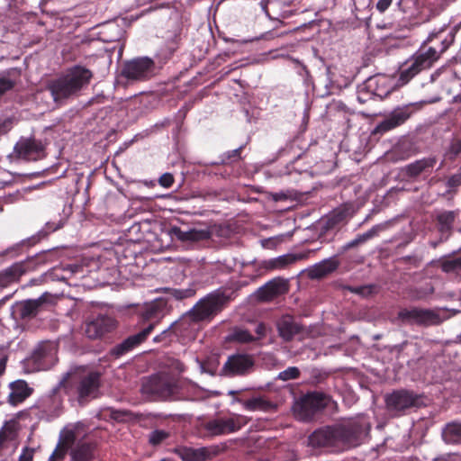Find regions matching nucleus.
<instances>
[{
    "mask_svg": "<svg viewBox=\"0 0 461 461\" xmlns=\"http://www.w3.org/2000/svg\"><path fill=\"white\" fill-rule=\"evenodd\" d=\"M447 25L431 32L422 42L420 50L410 59V65L401 69L398 83L408 84L421 71L429 69L454 43L455 33L446 32Z\"/></svg>",
    "mask_w": 461,
    "mask_h": 461,
    "instance_id": "obj_1",
    "label": "nucleus"
},
{
    "mask_svg": "<svg viewBox=\"0 0 461 461\" xmlns=\"http://www.w3.org/2000/svg\"><path fill=\"white\" fill-rule=\"evenodd\" d=\"M447 186L450 188L457 187L461 185V176L460 175H454L451 176L447 183Z\"/></svg>",
    "mask_w": 461,
    "mask_h": 461,
    "instance_id": "obj_52",
    "label": "nucleus"
},
{
    "mask_svg": "<svg viewBox=\"0 0 461 461\" xmlns=\"http://www.w3.org/2000/svg\"><path fill=\"white\" fill-rule=\"evenodd\" d=\"M242 149H243V147L240 146V148L227 151L222 156L221 163L227 164L229 162L239 161L241 158L240 155H241Z\"/></svg>",
    "mask_w": 461,
    "mask_h": 461,
    "instance_id": "obj_44",
    "label": "nucleus"
},
{
    "mask_svg": "<svg viewBox=\"0 0 461 461\" xmlns=\"http://www.w3.org/2000/svg\"><path fill=\"white\" fill-rule=\"evenodd\" d=\"M176 453L182 461H204L207 458V450L205 448L180 447Z\"/></svg>",
    "mask_w": 461,
    "mask_h": 461,
    "instance_id": "obj_34",
    "label": "nucleus"
},
{
    "mask_svg": "<svg viewBox=\"0 0 461 461\" xmlns=\"http://www.w3.org/2000/svg\"><path fill=\"white\" fill-rule=\"evenodd\" d=\"M236 297V292L230 287H221L212 291L202 299L185 315L179 326H184L188 321L200 322L211 321Z\"/></svg>",
    "mask_w": 461,
    "mask_h": 461,
    "instance_id": "obj_4",
    "label": "nucleus"
},
{
    "mask_svg": "<svg viewBox=\"0 0 461 461\" xmlns=\"http://www.w3.org/2000/svg\"><path fill=\"white\" fill-rule=\"evenodd\" d=\"M51 262L52 254L49 251H42L25 260L13 264L9 267L0 271V289L19 282L23 275L35 271L41 267L46 266Z\"/></svg>",
    "mask_w": 461,
    "mask_h": 461,
    "instance_id": "obj_6",
    "label": "nucleus"
},
{
    "mask_svg": "<svg viewBox=\"0 0 461 461\" xmlns=\"http://www.w3.org/2000/svg\"><path fill=\"white\" fill-rule=\"evenodd\" d=\"M253 360L248 355L237 354L230 356L223 366V370L229 375H241L252 367Z\"/></svg>",
    "mask_w": 461,
    "mask_h": 461,
    "instance_id": "obj_22",
    "label": "nucleus"
},
{
    "mask_svg": "<svg viewBox=\"0 0 461 461\" xmlns=\"http://www.w3.org/2000/svg\"><path fill=\"white\" fill-rule=\"evenodd\" d=\"M9 131V123L7 122H4L0 123V136L6 134Z\"/></svg>",
    "mask_w": 461,
    "mask_h": 461,
    "instance_id": "obj_56",
    "label": "nucleus"
},
{
    "mask_svg": "<svg viewBox=\"0 0 461 461\" xmlns=\"http://www.w3.org/2000/svg\"><path fill=\"white\" fill-rule=\"evenodd\" d=\"M170 366L173 370L177 371L178 373H183L186 369L185 364L178 359H173Z\"/></svg>",
    "mask_w": 461,
    "mask_h": 461,
    "instance_id": "obj_53",
    "label": "nucleus"
},
{
    "mask_svg": "<svg viewBox=\"0 0 461 461\" xmlns=\"http://www.w3.org/2000/svg\"><path fill=\"white\" fill-rule=\"evenodd\" d=\"M429 46H436L437 50H439L440 42L438 40H435L433 42L428 43L425 48H427V47L429 48ZM426 50L427 49H424V50Z\"/></svg>",
    "mask_w": 461,
    "mask_h": 461,
    "instance_id": "obj_58",
    "label": "nucleus"
},
{
    "mask_svg": "<svg viewBox=\"0 0 461 461\" xmlns=\"http://www.w3.org/2000/svg\"><path fill=\"white\" fill-rule=\"evenodd\" d=\"M63 224L59 221V223L49 221L45 224V227L38 233L37 237L32 236L27 240H23L20 243H16L6 249L0 252V257H10L14 258L22 253L23 246H33L40 241L41 238L47 237L50 233L60 229Z\"/></svg>",
    "mask_w": 461,
    "mask_h": 461,
    "instance_id": "obj_19",
    "label": "nucleus"
},
{
    "mask_svg": "<svg viewBox=\"0 0 461 461\" xmlns=\"http://www.w3.org/2000/svg\"><path fill=\"white\" fill-rule=\"evenodd\" d=\"M461 152V140L454 139L448 148V153L456 157Z\"/></svg>",
    "mask_w": 461,
    "mask_h": 461,
    "instance_id": "obj_48",
    "label": "nucleus"
},
{
    "mask_svg": "<svg viewBox=\"0 0 461 461\" xmlns=\"http://www.w3.org/2000/svg\"><path fill=\"white\" fill-rule=\"evenodd\" d=\"M5 359H1L0 360V376L5 373Z\"/></svg>",
    "mask_w": 461,
    "mask_h": 461,
    "instance_id": "obj_59",
    "label": "nucleus"
},
{
    "mask_svg": "<svg viewBox=\"0 0 461 461\" xmlns=\"http://www.w3.org/2000/svg\"><path fill=\"white\" fill-rule=\"evenodd\" d=\"M95 448L94 443H78L71 452L72 461H92Z\"/></svg>",
    "mask_w": 461,
    "mask_h": 461,
    "instance_id": "obj_30",
    "label": "nucleus"
},
{
    "mask_svg": "<svg viewBox=\"0 0 461 461\" xmlns=\"http://www.w3.org/2000/svg\"><path fill=\"white\" fill-rule=\"evenodd\" d=\"M117 326L114 318L99 314L92 321L86 322V334L89 339H95L112 332Z\"/></svg>",
    "mask_w": 461,
    "mask_h": 461,
    "instance_id": "obj_20",
    "label": "nucleus"
},
{
    "mask_svg": "<svg viewBox=\"0 0 461 461\" xmlns=\"http://www.w3.org/2000/svg\"><path fill=\"white\" fill-rule=\"evenodd\" d=\"M46 300L43 296L38 299H28L20 302L17 304V313L22 320H31L35 318L41 312Z\"/></svg>",
    "mask_w": 461,
    "mask_h": 461,
    "instance_id": "obj_25",
    "label": "nucleus"
},
{
    "mask_svg": "<svg viewBox=\"0 0 461 461\" xmlns=\"http://www.w3.org/2000/svg\"><path fill=\"white\" fill-rule=\"evenodd\" d=\"M377 81H378V78L374 77H369L366 82H365V88H366L368 91H370L372 94L374 95H377L374 89V86L377 84Z\"/></svg>",
    "mask_w": 461,
    "mask_h": 461,
    "instance_id": "obj_54",
    "label": "nucleus"
},
{
    "mask_svg": "<svg viewBox=\"0 0 461 461\" xmlns=\"http://www.w3.org/2000/svg\"><path fill=\"white\" fill-rule=\"evenodd\" d=\"M406 344H407V341H404V342L402 344V347L403 345H406Z\"/></svg>",
    "mask_w": 461,
    "mask_h": 461,
    "instance_id": "obj_62",
    "label": "nucleus"
},
{
    "mask_svg": "<svg viewBox=\"0 0 461 461\" xmlns=\"http://www.w3.org/2000/svg\"><path fill=\"white\" fill-rule=\"evenodd\" d=\"M459 217V210H444L437 213L435 221L441 235L448 237L454 229V224Z\"/></svg>",
    "mask_w": 461,
    "mask_h": 461,
    "instance_id": "obj_24",
    "label": "nucleus"
},
{
    "mask_svg": "<svg viewBox=\"0 0 461 461\" xmlns=\"http://www.w3.org/2000/svg\"><path fill=\"white\" fill-rule=\"evenodd\" d=\"M59 386L64 388L66 393L76 395L80 404H86L98 397L101 374L90 371L69 375L60 382Z\"/></svg>",
    "mask_w": 461,
    "mask_h": 461,
    "instance_id": "obj_5",
    "label": "nucleus"
},
{
    "mask_svg": "<svg viewBox=\"0 0 461 461\" xmlns=\"http://www.w3.org/2000/svg\"><path fill=\"white\" fill-rule=\"evenodd\" d=\"M301 375V372L296 366H290L285 370L282 371L278 375V379L283 381H289L293 379H297Z\"/></svg>",
    "mask_w": 461,
    "mask_h": 461,
    "instance_id": "obj_43",
    "label": "nucleus"
},
{
    "mask_svg": "<svg viewBox=\"0 0 461 461\" xmlns=\"http://www.w3.org/2000/svg\"><path fill=\"white\" fill-rule=\"evenodd\" d=\"M369 429V424L360 421L324 426L309 435L308 445L313 448H326L331 452H342L360 445L363 437L368 433Z\"/></svg>",
    "mask_w": 461,
    "mask_h": 461,
    "instance_id": "obj_2",
    "label": "nucleus"
},
{
    "mask_svg": "<svg viewBox=\"0 0 461 461\" xmlns=\"http://www.w3.org/2000/svg\"><path fill=\"white\" fill-rule=\"evenodd\" d=\"M168 437L169 433L167 431L162 429H155L150 432L149 442L152 446H158L166 440Z\"/></svg>",
    "mask_w": 461,
    "mask_h": 461,
    "instance_id": "obj_42",
    "label": "nucleus"
},
{
    "mask_svg": "<svg viewBox=\"0 0 461 461\" xmlns=\"http://www.w3.org/2000/svg\"><path fill=\"white\" fill-rule=\"evenodd\" d=\"M339 266V260L338 259L337 256L330 257L329 258H326L322 260L321 262L316 264L311 270H310V276L312 278H323L326 276L333 273L338 269Z\"/></svg>",
    "mask_w": 461,
    "mask_h": 461,
    "instance_id": "obj_29",
    "label": "nucleus"
},
{
    "mask_svg": "<svg viewBox=\"0 0 461 461\" xmlns=\"http://www.w3.org/2000/svg\"><path fill=\"white\" fill-rule=\"evenodd\" d=\"M130 414V412L128 411H121V410H113L112 409L111 410V418L115 420H123L128 415Z\"/></svg>",
    "mask_w": 461,
    "mask_h": 461,
    "instance_id": "obj_50",
    "label": "nucleus"
},
{
    "mask_svg": "<svg viewBox=\"0 0 461 461\" xmlns=\"http://www.w3.org/2000/svg\"><path fill=\"white\" fill-rule=\"evenodd\" d=\"M14 152L19 158L36 161L46 157L45 146L41 140L29 138L20 140L14 146Z\"/></svg>",
    "mask_w": 461,
    "mask_h": 461,
    "instance_id": "obj_16",
    "label": "nucleus"
},
{
    "mask_svg": "<svg viewBox=\"0 0 461 461\" xmlns=\"http://www.w3.org/2000/svg\"><path fill=\"white\" fill-rule=\"evenodd\" d=\"M92 77L93 72L90 69L76 65L61 76L50 80L46 88L56 104H63L69 98L77 96L90 84Z\"/></svg>",
    "mask_w": 461,
    "mask_h": 461,
    "instance_id": "obj_3",
    "label": "nucleus"
},
{
    "mask_svg": "<svg viewBox=\"0 0 461 461\" xmlns=\"http://www.w3.org/2000/svg\"><path fill=\"white\" fill-rule=\"evenodd\" d=\"M440 74L441 69H437L436 71H434L430 76V81L434 82L439 77Z\"/></svg>",
    "mask_w": 461,
    "mask_h": 461,
    "instance_id": "obj_57",
    "label": "nucleus"
},
{
    "mask_svg": "<svg viewBox=\"0 0 461 461\" xmlns=\"http://www.w3.org/2000/svg\"><path fill=\"white\" fill-rule=\"evenodd\" d=\"M194 294V291L192 289H185V290L178 289V290H174V293H173V295L177 300H183L185 298L191 297Z\"/></svg>",
    "mask_w": 461,
    "mask_h": 461,
    "instance_id": "obj_49",
    "label": "nucleus"
},
{
    "mask_svg": "<svg viewBox=\"0 0 461 461\" xmlns=\"http://www.w3.org/2000/svg\"><path fill=\"white\" fill-rule=\"evenodd\" d=\"M248 423L242 415L217 418L204 423L203 429L207 436L214 437L236 432Z\"/></svg>",
    "mask_w": 461,
    "mask_h": 461,
    "instance_id": "obj_13",
    "label": "nucleus"
},
{
    "mask_svg": "<svg viewBox=\"0 0 461 461\" xmlns=\"http://www.w3.org/2000/svg\"><path fill=\"white\" fill-rule=\"evenodd\" d=\"M67 454V447L61 443L58 444L49 461H63Z\"/></svg>",
    "mask_w": 461,
    "mask_h": 461,
    "instance_id": "obj_46",
    "label": "nucleus"
},
{
    "mask_svg": "<svg viewBox=\"0 0 461 461\" xmlns=\"http://www.w3.org/2000/svg\"><path fill=\"white\" fill-rule=\"evenodd\" d=\"M348 290L353 294H359L363 297H368L376 292V285H366L360 286H349Z\"/></svg>",
    "mask_w": 461,
    "mask_h": 461,
    "instance_id": "obj_41",
    "label": "nucleus"
},
{
    "mask_svg": "<svg viewBox=\"0 0 461 461\" xmlns=\"http://www.w3.org/2000/svg\"><path fill=\"white\" fill-rule=\"evenodd\" d=\"M154 330V323L148 324L140 332L131 335L110 350V355L118 358L143 343Z\"/></svg>",
    "mask_w": 461,
    "mask_h": 461,
    "instance_id": "obj_18",
    "label": "nucleus"
},
{
    "mask_svg": "<svg viewBox=\"0 0 461 461\" xmlns=\"http://www.w3.org/2000/svg\"><path fill=\"white\" fill-rule=\"evenodd\" d=\"M393 0H378L376 3V9L380 13L385 12L389 6L392 5Z\"/></svg>",
    "mask_w": 461,
    "mask_h": 461,
    "instance_id": "obj_55",
    "label": "nucleus"
},
{
    "mask_svg": "<svg viewBox=\"0 0 461 461\" xmlns=\"http://www.w3.org/2000/svg\"><path fill=\"white\" fill-rule=\"evenodd\" d=\"M417 106L408 104L394 108L373 131V134H384L404 124L414 113Z\"/></svg>",
    "mask_w": 461,
    "mask_h": 461,
    "instance_id": "obj_14",
    "label": "nucleus"
},
{
    "mask_svg": "<svg viewBox=\"0 0 461 461\" xmlns=\"http://www.w3.org/2000/svg\"><path fill=\"white\" fill-rule=\"evenodd\" d=\"M385 406L390 413L401 416L411 409L425 406L424 396L411 390L399 389L385 395Z\"/></svg>",
    "mask_w": 461,
    "mask_h": 461,
    "instance_id": "obj_9",
    "label": "nucleus"
},
{
    "mask_svg": "<svg viewBox=\"0 0 461 461\" xmlns=\"http://www.w3.org/2000/svg\"><path fill=\"white\" fill-rule=\"evenodd\" d=\"M355 214L354 205L350 203H342L318 222L319 237L327 241H331L335 235L345 227Z\"/></svg>",
    "mask_w": 461,
    "mask_h": 461,
    "instance_id": "obj_7",
    "label": "nucleus"
},
{
    "mask_svg": "<svg viewBox=\"0 0 461 461\" xmlns=\"http://www.w3.org/2000/svg\"><path fill=\"white\" fill-rule=\"evenodd\" d=\"M460 140H461V138H460Z\"/></svg>",
    "mask_w": 461,
    "mask_h": 461,
    "instance_id": "obj_63",
    "label": "nucleus"
},
{
    "mask_svg": "<svg viewBox=\"0 0 461 461\" xmlns=\"http://www.w3.org/2000/svg\"><path fill=\"white\" fill-rule=\"evenodd\" d=\"M330 402V397L326 393H308L294 402L293 411L297 420L308 421L312 420L316 413L326 408Z\"/></svg>",
    "mask_w": 461,
    "mask_h": 461,
    "instance_id": "obj_10",
    "label": "nucleus"
},
{
    "mask_svg": "<svg viewBox=\"0 0 461 461\" xmlns=\"http://www.w3.org/2000/svg\"><path fill=\"white\" fill-rule=\"evenodd\" d=\"M378 232L377 227H372L369 230L365 233L358 234L354 240L343 245L340 249V253H344L348 249H354L361 244H364L373 237H375Z\"/></svg>",
    "mask_w": 461,
    "mask_h": 461,
    "instance_id": "obj_38",
    "label": "nucleus"
},
{
    "mask_svg": "<svg viewBox=\"0 0 461 461\" xmlns=\"http://www.w3.org/2000/svg\"><path fill=\"white\" fill-rule=\"evenodd\" d=\"M175 181L174 176L171 173H164L158 178V184L165 188H169L173 185Z\"/></svg>",
    "mask_w": 461,
    "mask_h": 461,
    "instance_id": "obj_47",
    "label": "nucleus"
},
{
    "mask_svg": "<svg viewBox=\"0 0 461 461\" xmlns=\"http://www.w3.org/2000/svg\"><path fill=\"white\" fill-rule=\"evenodd\" d=\"M167 303L162 300H155L148 303L143 308L140 315L144 321L154 323V327L158 323L160 319L164 316V312Z\"/></svg>",
    "mask_w": 461,
    "mask_h": 461,
    "instance_id": "obj_26",
    "label": "nucleus"
},
{
    "mask_svg": "<svg viewBox=\"0 0 461 461\" xmlns=\"http://www.w3.org/2000/svg\"><path fill=\"white\" fill-rule=\"evenodd\" d=\"M439 267L445 273L455 274L457 276H461V252L456 256L440 259Z\"/></svg>",
    "mask_w": 461,
    "mask_h": 461,
    "instance_id": "obj_36",
    "label": "nucleus"
},
{
    "mask_svg": "<svg viewBox=\"0 0 461 461\" xmlns=\"http://www.w3.org/2000/svg\"><path fill=\"white\" fill-rule=\"evenodd\" d=\"M232 339L241 343L254 340V337L246 330H237L232 334Z\"/></svg>",
    "mask_w": 461,
    "mask_h": 461,
    "instance_id": "obj_45",
    "label": "nucleus"
},
{
    "mask_svg": "<svg viewBox=\"0 0 461 461\" xmlns=\"http://www.w3.org/2000/svg\"><path fill=\"white\" fill-rule=\"evenodd\" d=\"M140 393L148 401L176 400L178 387L167 376L155 375L143 380Z\"/></svg>",
    "mask_w": 461,
    "mask_h": 461,
    "instance_id": "obj_8",
    "label": "nucleus"
},
{
    "mask_svg": "<svg viewBox=\"0 0 461 461\" xmlns=\"http://www.w3.org/2000/svg\"><path fill=\"white\" fill-rule=\"evenodd\" d=\"M289 290L288 282L282 277H275L258 288V298L263 302L271 301L286 294Z\"/></svg>",
    "mask_w": 461,
    "mask_h": 461,
    "instance_id": "obj_21",
    "label": "nucleus"
},
{
    "mask_svg": "<svg viewBox=\"0 0 461 461\" xmlns=\"http://www.w3.org/2000/svg\"><path fill=\"white\" fill-rule=\"evenodd\" d=\"M442 438L447 444L461 443V423L456 421L447 423L442 430Z\"/></svg>",
    "mask_w": 461,
    "mask_h": 461,
    "instance_id": "obj_33",
    "label": "nucleus"
},
{
    "mask_svg": "<svg viewBox=\"0 0 461 461\" xmlns=\"http://www.w3.org/2000/svg\"><path fill=\"white\" fill-rule=\"evenodd\" d=\"M302 258H303V255L286 254L275 258L263 260L260 263V267L268 271L284 269Z\"/></svg>",
    "mask_w": 461,
    "mask_h": 461,
    "instance_id": "obj_28",
    "label": "nucleus"
},
{
    "mask_svg": "<svg viewBox=\"0 0 461 461\" xmlns=\"http://www.w3.org/2000/svg\"><path fill=\"white\" fill-rule=\"evenodd\" d=\"M279 337L285 342L295 339H303L306 334L305 328L294 316L286 314L281 316L276 321Z\"/></svg>",
    "mask_w": 461,
    "mask_h": 461,
    "instance_id": "obj_17",
    "label": "nucleus"
},
{
    "mask_svg": "<svg viewBox=\"0 0 461 461\" xmlns=\"http://www.w3.org/2000/svg\"><path fill=\"white\" fill-rule=\"evenodd\" d=\"M400 159H407L419 152L416 142L409 138L402 140L394 148Z\"/></svg>",
    "mask_w": 461,
    "mask_h": 461,
    "instance_id": "obj_32",
    "label": "nucleus"
},
{
    "mask_svg": "<svg viewBox=\"0 0 461 461\" xmlns=\"http://www.w3.org/2000/svg\"><path fill=\"white\" fill-rule=\"evenodd\" d=\"M437 162L438 159L435 156L417 159L404 166L401 169V175L411 181H417L420 178L425 179L432 174Z\"/></svg>",
    "mask_w": 461,
    "mask_h": 461,
    "instance_id": "obj_15",
    "label": "nucleus"
},
{
    "mask_svg": "<svg viewBox=\"0 0 461 461\" xmlns=\"http://www.w3.org/2000/svg\"><path fill=\"white\" fill-rule=\"evenodd\" d=\"M171 233L180 241L197 242L211 239V232L207 230L190 229L183 230L179 227H173Z\"/></svg>",
    "mask_w": 461,
    "mask_h": 461,
    "instance_id": "obj_27",
    "label": "nucleus"
},
{
    "mask_svg": "<svg viewBox=\"0 0 461 461\" xmlns=\"http://www.w3.org/2000/svg\"><path fill=\"white\" fill-rule=\"evenodd\" d=\"M242 403L243 407L251 411H267L274 407L273 403L268 401L267 398L259 396L253 397L249 400H238Z\"/></svg>",
    "mask_w": 461,
    "mask_h": 461,
    "instance_id": "obj_35",
    "label": "nucleus"
},
{
    "mask_svg": "<svg viewBox=\"0 0 461 461\" xmlns=\"http://www.w3.org/2000/svg\"><path fill=\"white\" fill-rule=\"evenodd\" d=\"M34 455V449L30 447H24L23 453L19 456L18 461H32Z\"/></svg>",
    "mask_w": 461,
    "mask_h": 461,
    "instance_id": "obj_51",
    "label": "nucleus"
},
{
    "mask_svg": "<svg viewBox=\"0 0 461 461\" xmlns=\"http://www.w3.org/2000/svg\"><path fill=\"white\" fill-rule=\"evenodd\" d=\"M19 77L20 71L15 68L0 73V98L7 92L14 89Z\"/></svg>",
    "mask_w": 461,
    "mask_h": 461,
    "instance_id": "obj_31",
    "label": "nucleus"
},
{
    "mask_svg": "<svg viewBox=\"0 0 461 461\" xmlns=\"http://www.w3.org/2000/svg\"><path fill=\"white\" fill-rule=\"evenodd\" d=\"M160 340H161L160 336H157L154 338V341H156V342H158Z\"/></svg>",
    "mask_w": 461,
    "mask_h": 461,
    "instance_id": "obj_60",
    "label": "nucleus"
},
{
    "mask_svg": "<svg viewBox=\"0 0 461 461\" xmlns=\"http://www.w3.org/2000/svg\"><path fill=\"white\" fill-rule=\"evenodd\" d=\"M156 75V63L149 57H139L122 64L121 76L128 81H147Z\"/></svg>",
    "mask_w": 461,
    "mask_h": 461,
    "instance_id": "obj_12",
    "label": "nucleus"
},
{
    "mask_svg": "<svg viewBox=\"0 0 461 461\" xmlns=\"http://www.w3.org/2000/svg\"><path fill=\"white\" fill-rule=\"evenodd\" d=\"M66 273L67 269L55 267L44 273L39 279H32V283L38 285L49 281H65L68 278Z\"/></svg>",
    "mask_w": 461,
    "mask_h": 461,
    "instance_id": "obj_37",
    "label": "nucleus"
},
{
    "mask_svg": "<svg viewBox=\"0 0 461 461\" xmlns=\"http://www.w3.org/2000/svg\"><path fill=\"white\" fill-rule=\"evenodd\" d=\"M395 321L403 325L429 327L441 324L444 318L437 310L411 306L402 308L398 312Z\"/></svg>",
    "mask_w": 461,
    "mask_h": 461,
    "instance_id": "obj_11",
    "label": "nucleus"
},
{
    "mask_svg": "<svg viewBox=\"0 0 461 461\" xmlns=\"http://www.w3.org/2000/svg\"><path fill=\"white\" fill-rule=\"evenodd\" d=\"M178 49L177 42L175 41H170L167 42V44L162 47L158 52L157 53V59L160 64H165L174 55L175 51Z\"/></svg>",
    "mask_w": 461,
    "mask_h": 461,
    "instance_id": "obj_39",
    "label": "nucleus"
},
{
    "mask_svg": "<svg viewBox=\"0 0 461 461\" xmlns=\"http://www.w3.org/2000/svg\"><path fill=\"white\" fill-rule=\"evenodd\" d=\"M160 461H172V460L167 459V458H163V459H161Z\"/></svg>",
    "mask_w": 461,
    "mask_h": 461,
    "instance_id": "obj_61",
    "label": "nucleus"
},
{
    "mask_svg": "<svg viewBox=\"0 0 461 461\" xmlns=\"http://www.w3.org/2000/svg\"><path fill=\"white\" fill-rule=\"evenodd\" d=\"M7 402L12 406L23 402L33 393V389L24 380H16L9 384Z\"/></svg>",
    "mask_w": 461,
    "mask_h": 461,
    "instance_id": "obj_23",
    "label": "nucleus"
},
{
    "mask_svg": "<svg viewBox=\"0 0 461 461\" xmlns=\"http://www.w3.org/2000/svg\"><path fill=\"white\" fill-rule=\"evenodd\" d=\"M17 433L13 424L6 423L0 429V450L6 447L8 442L16 438Z\"/></svg>",
    "mask_w": 461,
    "mask_h": 461,
    "instance_id": "obj_40",
    "label": "nucleus"
}]
</instances>
